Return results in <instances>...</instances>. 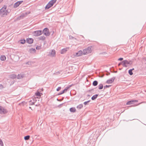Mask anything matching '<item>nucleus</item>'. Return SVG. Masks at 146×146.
<instances>
[{"instance_id": "obj_55", "label": "nucleus", "mask_w": 146, "mask_h": 146, "mask_svg": "<svg viewBox=\"0 0 146 146\" xmlns=\"http://www.w3.org/2000/svg\"><path fill=\"white\" fill-rule=\"evenodd\" d=\"M121 68L119 69L120 70H121Z\"/></svg>"}, {"instance_id": "obj_33", "label": "nucleus", "mask_w": 146, "mask_h": 146, "mask_svg": "<svg viewBox=\"0 0 146 146\" xmlns=\"http://www.w3.org/2000/svg\"><path fill=\"white\" fill-rule=\"evenodd\" d=\"M61 88V87H59L56 89V91H59Z\"/></svg>"}, {"instance_id": "obj_14", "label": "nucleus", "mask_w": 146, "mask_h": 146, "mask_svg": "<svg viewBox=\"0 0 146 146\" xmlns=\"http://www.w3.org/2000/svg\"><path fill=\"white\" fill-rule=\"evenodd\" d=\"M83 54V52L82 50H79L78 52L76 53V55L78 56H80Z\"/></svg>"}, {"instance_id": "obj_41", "label": "nucleus", "mask_w": 146, "mask_h": 146, "mask_svg": "<svg viewBox=\"0 0 146 146\" xmlns=\"http://www.w3.org/2000/svg\"><path fill=\"white\" fill-rule=\"evenodd\" d=\"M121 64L123 65V63L122 62L119 63L118 64V66H119Z\"/></svg>"}, {"instance_id": "obj_50", "label": "nucleus", "mask_w": 146, "mask_h": 146, "mask_svg": "<svg viewBox=\"0 0 146 146\" xmlns=\"http://www.w3.org/2000/svg\"><path fill=\"white\" fill-rule=\"evenodd\" d=\"M90 95H88V96H90Z\"/></svg>"}, {"instance_id": "obj_10", "label": "nucleus", "mask_w": 146, "mask_h": 146, "mask_svg": "<svg viewBox=\"0 0 146 146\" xmlns=\"http://www.w3.org/2000/svg\"><path fill=\"white\" fill-rule=\"evenodd\" d=\"M69 49V47H66L62 49L60 51V53L61 54L65 53Z\"/></svg>"}, {"instance_id": "obj_45", "label": "nucleus", "mask_w": 146, "mask_h": 146, "mask_svg": "<svg viewBox=\"0 0 146 146\" xmlns=\"http://www.w3.org/2000/svg\"><path fill=\"white\" fill-rule=\"evenodd\" d=\"M90 101V100H88V101H86V102L88 103Z\"/></svg>"}, {"instance_id": "obj_48", "label": "nucleus", "mask_w": 146, "mask_h": 146, "mask_svg": "<svg viewBox=\"0 0 146 146\" xmlns=\"http://www.w3.org/2000/svg\"><path fill=\"white\" fill-rule=\"evenodd\" d=\"M3 0H0V2H1Z\"/></svg>"}, {"instance_id": "obj_22", "label": "nucleus", "mask_w": 146, "mask_h": 146, "mask_svg": "<svg viewBox=\"0 0 146 146\" xmlns=\"http://www.w3.org/2000/svg\"><path fill=\"white\" fill-rule=\"evenodd\" d=\"M16 75L15 74H11L10 76V77L12 79H14L16 78Z\"/></svg>"}, {"instance_id": "obj_47", "label": "nucleus", "mask_w": 146, "mask_h": 146, "mask_svg": "<svg viewBox=\"0 0 146 146\" xmlns=\"http://www.w3.org/2000/svg\"><path fill=\"white\" fill-rule=\"evenodd\" d=\"M130 70H132V71L133 70H134V68H133L132 69H131Z\"/></svg>"}, {"instance_id": "obj_18", "label": "nucleus", "mask_w": 146, "mask_h": 146, "mask_svg": "<svg viewBox=\"0 0 146 146\" xmlns=\"http://www.w3.org/2000/svg\"><path fill=\"white\" fill-rule=\"evenodd\" d=\"M36 50L35 48H31L29 50V52L31 53H34L36 52Z\"/></svg>"}, {"instance_id": "obj_32", "label": "nucleus", "mask_w": 146, "mask_h": 146, "mask_svg": "<svg viewBox=\"0 0 146 146\" xmlns=\"http://www.w3.org/2000/svg\"><path fill=\"white\" fill-rule=\"evenodd\" d=\"M29 105H34L35 103L34 102H32L31 100L30 102Z\"/></svg>"}, {"instance_id": "obj_27", "label": "nucleus", "mask_w": 146, "mask_h": 146, "mask_svg": "<svg viewBox=\"0 0 146 146\" xmlns=\"http://www.w3.org/2000/svg\"><path fill=\"white\" fill-rule=\"evenodd\" d=\"M30 136L29 135H28L24 137V139L25 140H27L29 139Z\"/></svg>"}, {"instance_id": "obj_4", "label": "nucleus", "mask_w": 146, "mask_h": 146, "mask_svg": "<svg viewBox=\"0 0 146 146\" xmlns=\"http://www.w3.org/2000/svg\"><path fill=\"white\" fill-rule=\"evenodd\" d=\"M42 33V32L41 30H38L35 31L33 32V34L35 36H38L40 35Z\"/></svg>"}, {"instance_id": "obj_23", "label": "nucleus", "mask_w": 146, "mask_h": 146, "mask_svg": "<svg viewBox=\"0 0 146 146\" xmlns=\"http://www.w3.org/2000/svg\"><path fill=\"white\" fill-rule=\"evenodd\" d=\"M98 84V82L96 80L94 81L92 83V85L94 86H97Z\"/></svg>"}, {"instance_id": "obj_34", "label": "nucleus", "mask_w": 146, "mask_h": 146, "mask_svg": "<svg viewBox=\"0 0 146 146\" xmlns=\"http://www.w3.org/2000/svg\"><path fill=\"white\" fill-rule=\"evenodd\" d=\"M41 48V47L40 46H37L36 47V50H39Z\"/></svg>"}, {"instance_id": "obj_46", "label": "nucleus", "mask_w": 146, "mask_h": 146, "mask_svg": "<svg viewBox=\"0 0 146 146\" xmlns=\"http://www.w3.org/2000/svg\"><path fill=\"white\" fill-rule=\"evenodd\" d=\"M110 74V73L108 72V73L107 74V75H109Z\"/></svg>"}, {"instance_id": "obj_56", "label": "nucleus", "mask_w": 146, "mask_h": 146, "mask_svg": "<svg viewBox=\"0 0 146 146\" xmlns=\"http://www.w3.org/2000/svg\"><path fill=\"white\" fill-rule=\"evenodd\" d=\"M117 72V71H116V72H115V73H116V72Z\"/></svg>"}, {"instance_id": "obj_1", "label": "nucleus", "mask_w": 146, "mask_h": 146, "mask_svg": "<svg viewBox=\"0 0 146 146\" xmlns=\"http://www.w3.org/2000/svg\"><path fill=\"white\" fill-rule=\"evenodd\" d=\"M7 6L6 5H4L0 9V15L1 17H5L10 13L11 10L9 8L7 9Z\"/></svg>"}, {"instance_id": "obj_49", "label": "nucleus", "mask_w": 146, "mask_h": 146, "mask_svg": "<svg viewBox=\"0 0 146 146\" xmlns=\"http://www.w3.org/2000/svg\"><path fill=\"white\" fill-rule=\"evenodd\" d=\"M103 53H104V54H106V52H104Z\"/></svg>"}, {"instance_id": "obj_12", "label": "nucleus", "mask_w": 146, "mask_h": 146, "mask_svg": "<svg viewBox=\"0 0 146 146\" xmlns=\"http://www.w3.org/2000/svg\"><path fill=\"white\" fill-rule=\"evenodd\" d=\"M138 102V101L137 100H133L131 101H128L126 103L127 105H130L131 104H132L134 102Z\"/></svg>"}, {"instance_id": "obj_21", "label": "nucleus", "mask_w": 146, "mask_h": 146, "mask_svg": "<svg viewBox=\"0 0 146 146\" xmlns=\"http://www.w3.org/2000/svg\"><path fill=\"white\" fill-rule=\"evenodd\" d=\"M0 59L1 60L4 61L6 60V57L4 55H1Z\"/></svg>"}, {"instance_id": "obj_52", "label": "nucleus", "mask_w": 146, "mask_h": 146, "mask_svg": "<svg viewBox=\"0 0 146 146\" xmlns=\"http://www.w3.org/2000/svg\"><path fill=\"white\" fill-rule=\"evenodd\" d=\"M25 14L26 15H27V13H26Z\"/></svg>"}, {"instance_id": "obj_11", "label": "nucleus", "mask_w": 146, "mask_h": 146, "mask_svg": "<svg viewBox=\"0 0 146 146\" xmlns=\"http://www.w3.org/2000/svg\"><path fill=\"white\" fill-rule=\"evenodd\" d=\"M33 42V39L32 38H28L27 39L26 42L27 43L31 44Z\"/></svg>"}, {"instance_id": "obj_44", "label": "nucleus", "mask_w": 146, "mask_h": 146, "mask_svg": "<svg viewBox=\"0 0 146 146\" xmlns=\"http://www.w3.org/2000/svg\"><path fill=\"white\" fill-rule=\"evenodd\" d=\"M29 63H31V62H28L26 63V64H29Z\"/></svg>"}, {"instance_id": "obj_43", "label": "nucleus", "mask_w": 146, "mask_h": 146, "mask_svg": "<svg viewBox=\"0 0 146 146\" xmlns=\"http://www.w3.org/2000/svg\"><path fill=\"white\" fill-rule=\"evenodd\" d=\"M143 59L145 61H146V57H144L143 58Z\"/></svg>"}, {"instance_id": "obj_35", "label": "nucleus", "mask_w": 146, "mask_h": 146, "mask_svg": "<svg viewBox=\"0 0 146 146\" xmlns=\"http://www.w3.org/2000/svg\"><path fill=\"white\" fill-rule=\"evenodd\" d=\"M4 88L3 86L1 84H0V89H1Z\"/></svg>"}, {"instance_id": "obj_13", "label": "nucleus", "mask_w": 146, "mask_h": 146, "mask_svg": "<svg viewBox=\"0 0 146 146\" xmlns=\"http://www.w3.org/2000/svg\"><path fill=\"white\" fill-rule=\"evenodd\" d=\"M25 14L24 13H22L21 15L17 18V19L18 20H19L21 19H23L25 17Z\"/></svg>"}, {"instance_id": "obj_39", "label": "nucleus", "mask_w": 146, "mask_h": 146, "mask_svg": "<svg viewBox=\"0 0 146 146\" xmlns=\"http://www.w3.org/2000/svg\"><path fill=\"white\" fill-rule=\"evenodd\" d=\"M123 58H120L118 59V60L119 61H121L123 60Z\"/></svg>"}, {"instance_id": "obj_37", "label": "nucleus", "mask_w": 146, "mask_h": 146, "mask_svg": "<svg viewBox=\"0 0 146 146\" xmlns=\"http://www.w3.org/2000/svg\"><path fill=\"white\" fill-rule=\"evenodd\" d=\"M63 104H60L58 106V107L59 108H61V107H62V106Z\"/></svg>"}, {"instance_id": "obj_8", "label": "nucleus", "mask_w": 146, "mask_h": 146, "mask_svg": "<svg viewBox=\"0 0 146 146\" xmlns=\"http://www.w3.org/2000/svg\"><path fill=\"white\" fill-rule=\"evenodd\" d=\"M115 78V77H113L111 78L108 80L107 81L106 83L108 84H111L113 82Z\"/></svg>"}, {"instance_id": "obj_25", "label": "nucleus", "mask_w": 146, "mask_h": 146, "mask_svg": "<svg viewBox=\"0 0 146 146\" xmlns=\"http://www.w3.org/2000/svg\"><path fill=\"white\" fill-rule=\"evenodd\" d=\"M38 38L40 40H43L45 39V37L44 36H40Z\"/></svg>"}, {"instance_id": "obj_38", "label": "nucleus", "mask_w": 146, "mask_h": 146, "mask_svg": "<svg viewBox=\"0 0 146 146\" xmlns=\"http://www.w3.org/2000/svg\"><path fill=\"white\" fill-rule=\"evenodd\" d=\"M33 102H34V103H35L37 101L36 100V98H33Z\"/></svg>"}, {"instance_id": "obj_6", "label": "nucleus", "mask_w": 146, "mask_h": 146, "mask_svg": "<svg viewBox=\"0 0 146 146\" xmlns=\"http://www.w3.org/2000/svg\"><path fill=\"white\" fill-rule=\"evenodd\" d=\"M7 112V110L4 109L2 106H0V113L1 114H5Z\"/></svg>"}, {"instance_id": "obj_17", "label": "nucleus", "mask_w": 146, "mask_h": 146, "mask_svg": "<svg viewBox=\"0 0 146 146\" xmlns=\"http://www.w3.org/2000/svg\"><path fill=\"white\" fill-rule=\"evenodd\" d=\"M55 51L54 50H52L50 53V55L52 56H54L55 54Z\"/></svg>"}, {"instance_id": "obj_53", "label": "nucleus", "mask_w": 146, "mask_h": 146, "mask_svg": "<svg viewBox=\"0 0 146 146\" xmlns=\"http://www.w3.org/2000/svg\"><path fill=\"white\" fill-rule=\"evenodd\" d=\"M71 37H72V38H73V37H72V36H71Z\"/></svg>"}, {"instance_id": "obj_5", "label": "nucleus", "mask_w": 146, "mask_h": 146, "mask_svg": "<svg viewBox=\"0 0 146 146\" xmlns=\"http://www.w3.org/2000/svg\"><path fill=\"white\" fill-rule=\"evenodd\" d=\"M42 32V33H43L46 36H49L50 34L48 29L47 28H44Z\"/></svg>"}, {"instance_id": "obj_40", "label": "nucleus", "mask_w": 146, "mask_h": 146, "mask_svg": "<svg viewBox=\"0 0 146 146\" xmlns=\"http://www.w3.org/2000/svg\"><path fill=\"white\" fill-rule=\"evenodd\" d=\"M63 98L59 100L58 99H57V100L58 101H62L63 100Z\"/></svg>"}, {"instance_id": "obj_19", "label": "nucleus", "mask_w": 146, "mask_h": 146, "mask_svg": "<svg viewBox=\"0 0 146 146\" xmlns=\"http://www.w3.org/2000/svg\"><path fill=\"white\" fill-rule=\"evenodd\" d=\"M98 94H96L93 96L91 98L92 100H94L96 99L98 97Z\"/></svg>"}, {"instance_id": "obj_24", "label": "nucleus", "mask_w": 146, "mask_h": 146, "mask_svg": "<svg viewBox=\"0 0 146 146\" xmlns=\"http://www.w3.org/2000/svg\"><path fill=\"white\" fill-rule=\"evenodd\" d=\"M83 107V105L82 104H79V105H78L77 107L76 108L77 109H81Z\"/></svg>"}, {"instance_id": "obj_15", "label": "nucleus", "mask_w": 146, "mask_h": 146, "mask_svg": "<svg viewBox=\"0 0 146 146\" xmlns=\"http://www.w3.org/2000/svg\"><path fill=\"white\" fill-rule=\"evenodd\" d=\"M70 87H66L65 88V89L61 92H60L58 94V95H61V94H62L64 93V92H66L68 89V88H69Z\"/></svg>"}, {"instance_id": "obj_20", "label": "nucleus", "mask_w": 146, "mask_h": 146, "mask_svg": "<svg viewBox=\"0 0 146 146\" xmlns=\"http://www.w3.org/2000/svg\"><path fill=\"white\" fill-rule=\"evenodd\" d=\"M70 112L74 113L76 111V109L75 108H71L70 109Z\"/></svg>"}, {"instance_id": "obj_26", "label": "nucleus", "mask_w": 146, "mask_h": 146, "mask_svg": "<svg viewBox=\"0 0 146 146\" xmlns=\"http://www.w3.org/2000/svg\"><path fill=\"white\" fill-rule=\"evenodd\" d=\"M103 85L101 84L98 85V89L99 90H101L103 89Z\"/></svg>"}, {"instance_id": "obj_9", "label": "nucleus", "mask_w": 146, "mask_h": 146, "mask_svg": "<svg viewBox=\"0 0 146 146\" xmlns=\"http://www.w3.org/2000/svg\"><path fill=\"white\" fill-rule=\"evenodd\" d=\"M53 5V3H51L50 1L49 2L48 4L45 7V9H48Z\"/></svg>"}, {"instance_id": "obj_51", "label": "nucleus", "mask_w": 146, "mask_h": 146, "mask_svg": "<svg viewBox=\"0 0 146 146\" xmlns=\"http://www.w3.org/2000/svg\"><path fill=\"white\" fill-rule=\"evenodd\" d=\"M29 108H30V109H31V107H29Z\"/></svg>"}, {"instance_id": "obj_42", "label": "nucleus", "mask_w": 146, "mask_h": 146, "mask_svg": "<svg viewBox=\"0 0 146 146\" xmlns=\"http://www.w3.org/2000/svg\"><path fill=\"white\" fill-rule=\"evenodd\" d=\"M84 104L85 105H86L87 104H88V103H87V102H85L84 103Z\"/></svg>"}, {"instance_id": "obj_3", "label": "nucleus", "mask_w": 146, "mask_h": 146, "mask_svg": "<svg viewBox=\"0 0 146 146\" xmlns=\"http://www.w3.org/2000/svg\"><path fill=\"white\" fill-rule=\"evenodd\" d=\"M131 61H128L127 60H123L122 61L123 63V66L124 67H127L131 65L132 64V63H131Z\"/></svg>"}, {"instance_id": "obj_31", "label": "nucleus", "mask_w": 146, "mask_h": 146, "mask_svg": "<svg viewBox=\"0 0 146 146\" xmlns=\"http://www.w3.org/2000/svg\"><path fill=\"white\" fill-rule=\"evenodd\" d=\"M57 0H51L50 1L51 3H53V5L54 4V3Z\"/></svg>"}, {"instance_id": "obj_7", "label": "nucleus", "mask_w": 146, "mask_h": 146, "mask_svg": "<svg viewBox=\"0 0 146 146\" xmlns=\"http://www.w3.org/2000/svg\"><path fill=\"white\" fill-rule=\"evenodd\" d=\"M23 2V1H19L15 3L13 5V7L16 8L18 7Z\"/></svg>"}, {"instance_id": "obj_30", "label": "nucleus", "mask_w": 146, "mask_h": 146, "mask_svg": "<svg viewBox=\"0 0 146 146\" xmlns=\"http://www.w3.org/2000/svg\"><path fill=\"white\" fill-rule=\"evenodd\" d=\"M128 73L130 75H132L133 74V73L132 70H129L128 71Z\"/></svg>"}, {"instance_id": "obj_29", "label": "nucleus", "mask_w": 146, "mask_h": 146, "mask_svg": "<svg viewBox=\"0 0 146 146\" xmlns=\"http://www.w3.org/2000/svg\"><path fill=\"white\" fill-rule=\"evenodd\" d=\"M35 94L36 96L40 97L41 96L40 93V92H36Z\"/></svg>"}, {"instance_id": "obj_36", "label": "nucleus", "mask_w": 146, "mask_h": 146, "mask_svg": "<svg viewBox=\"0 0 146 146\" xmlns=\"http://www.w3.org/2000/svg\"><path fill=\"white\" fill-rule=\"evenodd\" d=\"M110 86L111 85H106L104 86V88H109Z\"/></svg>"}, {"instance_id": "obj_54", "label": "nucleus", "mask_w": 146, "mask_h": 146, "mask_svg": "<svg viewBox=\"0 0 146 146\" xmlns=\"http://www.w3.org/2000/svg\"><path fill=\"white\" fill-rule=\"evenodd\" d=\"M36 106H38V105H36Z\"/></svg>"}, {"instance_id": "obj_16", "label": "nucleus", "mask_w": 146, "mask_h": 146, "mask_svg": "<svg viewBox=\"0 0 146 146\" xmlns=\"http://www.w3.org/2000/svg\"><path fill=\"white\" fill-rule=\"evenodd\" d=\"M24 77L23 74H19L17 76V78L18 79H22Z\"/></svg>"}, {"instance_id": "obj_2", "label": "nucleus", "mask_w": 146, "mask_h": 146, "mask_svg": "<svg viewBox=\"0 0 146 146\" xmlns=\"http://www.w3.org/2000/svg\"><path fill=\"white\" fill-rule=\"evenodd\" d=\"M92 46H90L83 50V54H87L92 52Z\"/></svg>"}, {"instance_id": "obj_28", "label": "nucleus", "mask_w": 146, "mask_h": 146, "mask_svg": "<svg viewBox=\"0 0 146 146\" xmlns=\"http://www.w3.org/2000/svg\"><path fill=\"white\" fill-rule=\"evenodd\" d=\"M25 40L24 39L21 40L20 41V43L22 44H24L25 42Z\"/></svg>"}]
</instances>
